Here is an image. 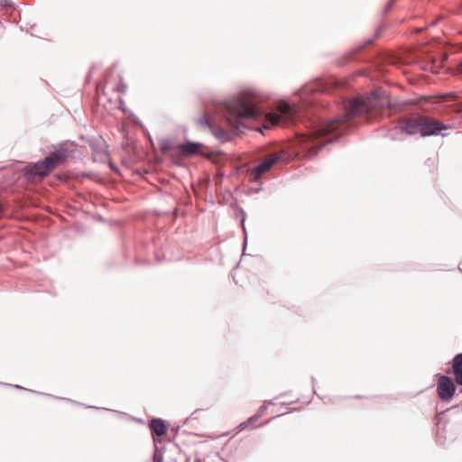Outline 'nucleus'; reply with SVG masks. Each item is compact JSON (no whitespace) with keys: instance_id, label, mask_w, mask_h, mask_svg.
Returning a JSON list of instances; mask_svg holds the SVG:
<instances>
[{"instance_id":"2eb2a0df","label":"nucleus","mask_w":462,"mask_h":462,"mask_svg":"<svg viewBox=\"0 0 462 462\" xmlns=\"http://www.w3.org/2000/svg\"><path fill=\"white\" fill-rule=\"evenodd\" d=\"M153 462H162V457L161 455L155 453L153 457Z\"/></svg>"},{"instance_id":"ddd939ff","label":"nucleus","mask_w":462,"mask_h":462,"mask_svg":"<svg viewBox=\"0 0 462 462\" xmlns=\"http://www.w3.org/2000/svg\"><path fill=\"white\" fill-rule=\"evenodd\" d=\"M254 180L260 179V165H256L254 168Z\"/></svg>"},{"instance_id":"6e6552de","label":"nucleus","mask_w":462,"mask_h":462,"mask_svg":"<svg viewBox=\"0 0 462 462\" xmlns=\"http://www.w3.org/2000/svg\"><path fill=\"white\" fill-rule=\"evenodd\" d=\"M200 143L193 142H186L179 145L180 152L184 156L196 154L199 152Z\"/></svg>"},{"instance_id":"dca6fc26","label":"nucleus","mask_w":462,"mask_h":462,"mask_svg":"<svg viewBox=\"0 0 462 462\" xmlns=\"http://www.w3.org/2000/svg\"><path fill=\"white\" fill-rule=\"evenodd\" d=\"M456 74L462 75V62L457 67Z\"/></svg>"},{"instance_id":"20e7f679","label":"nucleus","mask_w":462,"mask_h":462,"mask_svg":"<svg viewBox=\"0 0 462 462\" xmlns=\"http://www.w3.org/2000/svg\"><path fill=\"white\" fill-rule=\"evenodd\" d=\"M68 151L60 146L51 152L45 159L29 166L30 173L37 176H46L57 166L62 164L68 158Z\"/></svg>"},{"instance_id":"4468645a","label":"nucleus","mask_w":462,"mask_h":462,"mask_svg":"<svg viewBox=\"0 0 462 462\" xmlns=\"http://www.w3.org/2000/svg\"><path fill=\"white\" fill-rule=\"evenodd\" d=\"M126 89H127V86L124 83H121L120 86L117 88V90L122 93L126 92Z\"/></svg>"},{"instance_id":"f257e3e1","label":"nucleus","mask_w":462,"mask_h":462,"mask_svg":"<svg viewBox=\"0 0 462 462\" xmlns=\"http://www.w3.org/2000/svg\"><path fill=\"white\" fill-rule=\"evenodd\" d=\"M257 93L246 89L216 105V112L223 116L226 124L234 129L218 125L207 116L199 117L198 123L201 127L208 129L218 141L226 143L232 139L235 130L241 131L243 125L240 120L254 118L257 115Z\"/></svg>"},{"instance_id":"0eeeda50","label":"nucleus","mask_w":462,"mask_h":462,"mask_svg":"<svg viewBox=\"0 0 462 462\" xmlns=\"http://www.w3.org/2000/svg\"><path fill=\"white\" fill-rule=\"evenodd\" d=\"M452 372L456 383L462 385V354H457L452 360Z\"/></svg>"},{"instance_id":"423d86ee","label":"nucleus","mask_w":462,"mask_h":462,"mask_svg":"<svg viewBox=\"0 0 462 462\" xmlns=\"http://www.w3.org/2000/svg\"><path fill=\"white\" fill-rule=\"evenodd\" d=\"M262 153H264L263 159L262 160V174L269 171L283 158V152L282 150L266 152L262 147Z\"/></svg>"},{"instance_id":"7ed1b4c3","label":"nucleus","mask_w":462,"mask_h":462,"mask_svg":"<svg viewBox=\"0 0 462 462\" xmlns=\"http://www.w3.org/2000/svg\"><path fill=\"white\" fill-rule=\"evenodd\" d=\"M399 126L403 133L411 135L420 134L421 136L437 134L447 128L440 122L424 116L403 118Z\"/></svg>"},{"instance_id":"39448f33","label":"nucleus","mask_w":462,"mask_h":462,"mask_svg":"<svg viewBox=\"0 0 462 462\" xmlns=\"http://www.w3.org/2000/svg\"><path fill=\"white\" fill-rule=\"evenodd\" d=\"M456 385L451 378L447 375H439L437 383V394L441 401H450L455 393Z\"/></svg>"},{"instance_id":"1a4fd4ad","label":"nucleus","mask_w":462,"mask_h":462,"mask_svg":"<svg viewBox=\"0 0 462 462\" xmlns=\"http://www.w3.org/2000/svg\"><path fill=\"white\" fill-rule=\"evenodd\" d=\"M150 428L152 433L157 436H162L166 433V426L161 419H153L151 421Z\"/></svg>"},{"instance_id":"9d476101","label":"nucleus","mask_w":462,"mask_h":462,"mask_svg":"<svg viewBox=\"0 0 462 462\" xmlns=\"http://www.w3.org/2000/svg\"><path fill=\"white\" fill-rule=\"evenodd\" d=\"M280 122V116L276 114L268 113L265 115V123L262 124V129H269L273 125H277Z\"/></svg>"},{"instance_id":"f03ea898","label":"nucleus","mask_w":462,"mask_h":462,"mask_svg":"<svg viewBox=\"0 0 462 462\" xmlns=\"http://www.w3.org/2000/svg\"><path fill=\"white\" fill-rule=\"evenodd\" d=\"M374 104L371 99L364 100L362 98H355L346 105V114L333 121L319 125L306 134L298 135V142L302 146V152H306L308 158L315 156L319 151L329 141L319 142L318 140L337 130L342 129L343 125L353 117L363 113H369L373 110Z\"/></svg>"},{"instance_id":"f8f14e48","label":"nucleus","mask_w":462,"mask_h":462,"mask_svg":"<svg viewBox=\"0 0 462 462\" xmlns=\"http://www.w3.org/2000/svg\"><path fill=\"white\" fill-rule=\"evenodd\" d=\"M277 109L282 115L286 116L288 119L293 118L291 107L286 102H280L277 106Z\"/></svg>"},{"instance_id":"9b49d317","label":"nucleus","mask_w":462,"mask_h":462,"mask_svg":"<svg viewBox=\"0 0 462 462\" xmlns=\"http://www.w3.org/2000/svg\"><path fill=\"white\" fill-rule=\"evenodd\" d=\"M257 421H258V415L255 414V415L252 416L246 421L240 423L239 426L237 427V429H239V430H247V429L257 428L258 427V424L256 423Z\"/></svg>"},{"instance_id":"f3484780","label":"nucleus","mask_w":462,"mask_h":462,"mask_svg":"<svg viewBox=\"0 0 462 462\" xmlns=\"http://www.w3.org/2000/svg\"><path fill=\"white\" fill-rule=\"evenodd\" d=\"M5 5H11V2L8 0H5Z\"/></svg>"}]
</instances>
